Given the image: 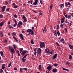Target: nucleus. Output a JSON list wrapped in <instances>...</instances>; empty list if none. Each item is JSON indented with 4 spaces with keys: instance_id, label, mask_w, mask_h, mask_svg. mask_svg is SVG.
Returning a JSON list of instances; mask_svg holds the SVG:
<instances>
[{
    "instance_id": "680f3d73",
    "label": "nucleus",
    "mask_w": 73,
    "mask_h": 73,
    "mask_svg": "<svg viewBox=\"0 0 73 73\" xmlns=\"http://www.w3.org/2000/svg\"><path fill=\"white\" fill-rule=\"evenodd\" d=\"M0 72L1 73H3V70L2 69H1L0 70Z\"/></svg>"
},
{
    "instance_id": "aec40b11",
    "label": "nucleus",
    "mask_w": 73,
    "mask_h": 73,
    "mask_svg": "<svg viewBox=\"0 0 73 73\" xmlns=\"http://www.w3.org/2000/svg\"><path fill=\"white\" fill-rule=\"evenodd\" d=\"M46 31H47L46 28H44L43 29V32L44 33H45L46 32Z\"/></svg>"
},
{
    "instance_id": "dca6fc26",
    "label": "nucleus",
    "mask_w": 73,
    "mask_h": 73,
    "mask_svg": "<svg viewBox=\"0 0 73 73\" xmlns=\"http://www.w3.org/2000/svg\"><path fill=\"white\" fill-rule=\"evenodd\" d=\"M65 19V18L64 17L61 19V23H64V19Z\"/></svg>"
},
{
    "instance_id": "5fc2aeb1",
    "label": "nucleus",
    "mask_w": 73,
    "mask_h": 73,
    "mask_svg": "<svg viewBox=\"0 0 73 73\" xmlns=\"http://www.w3.org/2000/svg\"><path fill=\"white\" fill-rule=\"evenodd\" d=\"M9 11V8H7L6 9V11L8 12V11Z\"/></svg>"
},
{
    "instance_id": "f8f14e48",
    "label": "nucleus",
    "mask_w": 73,
    "mask_h": 73,
    "mask_svg": "<svg viewBox=\"0 0 73 73\" xmlns=\"http://www.w3.org/2000/svg\"><path fill=\"white\" fill-rule=\"evenodd\" d=\"M38 0H35V1L34 2L33 4V5H37L38 2Z\"/></svg>"
},
{
    "instance_id": "2eb2a0df",
    "label": "nucleus",
    "mask_w": 73,
    "mask_h": 73,
    "mask_svg": "<svg viewBox=\"0 0 73 73\" xmlns=\"http://www.w3.org/2000/svg\"><path fill=\"white\" fill-rule=\"evenodd\" d=\"M57 54H54V55L53 56V57L52 58L53 59V60H54V59H55V58H57Z\"/></svg>"
},
{
    "instance_id": "39448f33",
    "label": "nucleus",
    "mask_w": 73,
    "mask_h": 73,
    "mask_svg": "<svg viewBox=\"0 0 73 73\" xmlns=\"http://www.w3.org/2000/svg\"><path fill=\"white\" fill-rule=\"evenodd\" d=\"M21 25H23V22L21 21H20L17 25L18 27H20Z\"/></svg>"
},
{
    "instance_id": "e433bc0d",
    "label": "nucleus",
    "mask_w": 73,
    "mask_h": 73,
    "mask_svg": "<svg viewBox=\"0 0 73 73\" xmlns=\"http://www.w3.org/2000/svg\"><path fill=\"white\" fill-rule=\"evenodd\" d=\"M14 49H16V47H17V46H16L15 44H14L13 45Z\"/></svg>"
},
{
    "instance_id": "052dcab7",
    "label": "nucleus",
    "mask_w": 73,
    "mask_h": 73,
    "mask_svg": "<svg viewBox=\"0 0 73 73\" xmlns=\"http://www.w3.org/2000/svg\"><path fill=\"white\" fill-rule=\"evenodd\" d=\"M65 23L66 24H68V19H66V21H65Z\"/></svg>"
},
{
    "instance_id": "4be33fe9",
    "label": "nucleus",
    "mask_w": 73,
    "mask_h": 73,
    "mask_svg": "<svg viewBox=\"0 0 73 73\" xmlns=\"http://www.w3.org/2000/svg\"><path fill=\"white\" fill-rule=\"evenodd\" d=\"M4 24V22H1L0 23V27H2Z\"/></svg>"
},
{
    "instance_id": "423d86ee",
    "label": "nucleus",
    "mask_w": 73,
    "mask_h": 73,
    "mask_svg": "<svg viewBox=\"0 0 73 73\" xmlns=\"http://www.w3.org/2000/svg\"><path fill=\"white\" fill-rule=\"evenodd\" d=\"M6 8V6H4L1 8V12H4L5 11V8Z\"/></svg>"
},
{
    "instance_id": "6ab92c4d",
    "label": "nucleus",
    "mask_w": 73,
    "mask_h": 73,
    "mask_svg": "<svg viewBox=\"0 0 73 73\" xmlns=\"http://www.w3.org/2000/svg\"><path fill=\"white\" fill-rule=\"evenodd\" d=\"M52 71L54 73H56L57 72V69L55 68V69H54L52 70Z\"/></svg>"
},
{
    "instance_id": "cd10ccee",
    "label": "nucleus",
    "mask_w": 73,
    "mask_h": 73,
    "mask_svg": "<svg viewBox=\"0 0 73 73\" xmlns=\"http://www.w3.org/2000/svg\"><path fill=\"white\" fill-rule=\"evenodd\" d=\"M62 38V40H61L60 39V38H58V40H60V42H62V41H64V39L63 38Z\"/></svg>"
},
{
    "instance_id": "c756f323",
    "label": "nucleus",
    "mask_w": 73,
    "mask_h": 73,
    "mask_svg": "<svg viewBox=\"0 0 73 73\" xmlns=\"http://www.w3.org/2000/svg\"><path fill=\"white\" fill-rule=\"evenodd\" d=\"M69 59L71 60L72 59V56L71 55H70L69 56Z\"/></svg>"
},
{
    "instance_id": "ddd939ff",
    "label": "nucleus",
    "mask_w": 73,
    "mask_h": 73,
    "mask_svg": "<svg viewBox=\"0 0 73 73\" xmlns=\"http://www.w3.org/2000/svg\"><path fill=\"white\" fill-rule=\"evenodd\" d=\"M68 45L69 46V47L70 49H72L73 50V45L72 44H68Z\"/></svg>"
},
{
    "instance_id": "58836bf2",
    "label": "nucleus",
    "mask_w": 73,
    "mask_h": 73,
    "mask_svg": "<svg viewBox=\"0 0 73 73\" xmlns=\"http://www.w3.org/2000/svg\"><path fill=\"white\" fill-rule=\"evenodd\" d=\"M23 69L24 70H26V71L28 70V69L27 68H24Z\"/></svg>"
},
{
    "instance_id": "4d7b16f0",
    "label": "nucleus",
    "mask_w": 73,
    "mask_h": 73,
    "mask_svg": "<svg viewBox=\"0 0 73 73\" xmlns=\"http://www.w3.org/2000/svg\"><path fill=\"white\" fill-rule=\"evenodd\" d=\"M0 18H1V19H3V18L2 15H0Z\"/></svg>"
},
{
    "instance_id": "ea45409f",
    "label": "nucleus",
    "mask_w": 73,
    "mask_h": 73,
    "mask_svg": "<svg viewBox=\"0 0 73 73\" xmlns=\"http://www.w3.org/2000/svg\"><path fill=\"white\" fill-rule=\"evenodd\" d=\"M57 34L58 36H60V32H59V31L57 32Z\"/></svg>"
},
{
    "instance_id": "603ef678",
    "label": "nucleus",
    "mask_w": 73,
    "mask_h": 73,
    "mask_svg": "<svg viewBox=\"0 0 73 73\" xmlns=\"http://www.w3.org/2000/svg\"><path fill=\"white\" fill-rule=\"evenodd\" d=\"M60 27L62 28H64L63 25L62 24H61L60 25Z\"/></svg>"
},
{
    "instance_id": "69168bd1",
    "label": "nucleus",
    "mask_w": 73,
    "mask_h": 73,
    "mask_svg": "<svg viewBox=\"0 0 73 73\" xmlns=\"http://www.w3.org/2000/svg\"><path fill=\"white\" fill-rule=\"evenodd\" d=\"M20 72H22V68H20Z\"/></svg>"
},
{
    "instance_id": "13d9d810",
    "label": "nucleus",
    "mask_w": 73,
    "mask_h": 73,
    "mask_svg": "<svg viewBox=\"0 0 73 73\" xmlns=\"http://www.w3.org/2000/svg\"><path fill=\"white\" fill-rule=\"evenodd\" d=\"M48 70H46V73H49V71H49L48 70Z\"/></svg>"
},
{
    "instance_id": "09e8293b",
    "label": "nucleus",
    "mask_w": 73,
    "mask_h": 73,
    "mask_svg": "<svg viewBox=\"0 0 73 73\" xmlns=\"http://www.w3.org/2000/svg\"><path fill=\"white\" fill-rule=\"evenodd\" d=\"M54 33V36L57 37V33Z\"/></svg>"
},
{
    "instance_id": "c85d7f7f",
    "label": "nucleus",
    "mask_w": 73,
    "mask_h": 73,
    "mask_svg": "<svg viewBox=\"0 0 73 73\" xmlns=\"http://www.w3.org/2000/svg\"><path fill=\"white\" fill-rule=\"evenodd\" d=\"M41 64H40L39 66V68H38V69H39L40 70H41Z\"/></svg>"
},
{
    "instance_id": "e2e57ef3",
    "label": "nucleus",
    "mask_w": 73,
    "mask_h": 73,
    "mask_svg": "<svg viewBox=\"0 0 73 73\" xmlns=\"http://www.w3.org/2000/svg\"><path fill=\"white\" fill-rule=\"evenodd\" d=\"M14 70H17V69L15 67V68H14Z\"/></svg>"
},
{
    "instance_id": "a19ab883",
    "label": "nucleus",
    "mask_w": 73,
    "mask_h": 73,
    "mask_svg": "<svg viewBox=\"0 0 73 73\" xmlns=\"http://www.w3.org/2000/svg\"><path fill=\"white\" fill-rule=\"evenodd\" d=\"M18 8V6L17 5H16L15 6H14V8L15 9Z\"/></svg>"
},
{
    "instance_id": "4c0bfd02",
    "label": "nucleus",
    "mask_w": 73,
    "mask_h": 73,
    "mask_svg": "<svg viewBox=\"0 0 73 73\" xmlns=\"http://www.w3.org/2000/svg\"><path fill=\"white\" fill-rule=\"evenodd\" d=\"M68 5H69L68 6V7L70 8V6H71V4H70V3L69 2H68Z\"/></svg>"
},
{
    "instance_id": "6e6d98bb",
    "label": "nucleus",
    "mask_w": 73,
    "mask_h": 73,
    "mask_svg": "<svg viewBox=\"0 0 73 73\" xmlns=\"http://www.w3.org/2000/svg\"><path fill=\"white\" fill-rule=\"evenodd\" d=\"M57 29H59V25H57Z\"/></svg>"
},
{
    "instance_id": "2f4dec72",
    "label": "nucleus",
    "mask_w": 73,
    "mask_h": 73,
    "mask_svg": "<svg viewBox=\"0 0 73 73\" xmlns=\"http://www.w3.org/2000/svg\"><path fill=\"white\" fill-rule=\"evenodd\" d=\"M53 65L54 66H55L56 67V66H58V64H57V63H55L54 64H53Z\"/></svg>"
},
{
    "instance_id": "a18cd8bd",
    "label": "nucleus",
    "mask_w": 73,
    "mask_h": 73,
    "mask_svg": "<svg viewBox=\"0 0 73 73\" xmlns=\"http://www.w3.org/2000/svg\"><path fill=\"white\" fill-rule=\"evenodd\" d=\"M5 3L6 4V5H8V2L7 1H5Z\"/></svg>"
},
{
    "instance_id": "864d4df0",
    "label": "nucleus",
    "mask_w": 73,
    "mask_h": 73,
    "mask_svg": "<svg viewBox=\"0 0 73 73\" xmlns=\"http://www.w3.org/2000/svg\"><path fill=\"white\" fill-rule=\"evenodd\" d=\"M5 64H2V66L3 67H5Z\"/></svg>"
},
{
    "instance_id": "473e14b6",
    "label": "nucleus",
    "mask_w": 73,
    "mask_h": 73,
    "mask_svg": "<svg viewBox=\"0 0 73 73\" xmlns=\"http://www.w3.org/2000/svg\"><path fill=\"white\" fill-rule=\"evenodd\" d=\"M12 36H15V35H16V33L13 32V33H12Z\"/></svg>"
},
{
    "instance_id": "7c9ffc66",
    "label": "nucleus",
    "mask_w": 73,
    "mask_h": 73,
    "mask_svg": "<svg viewBox=\"0 0 73 73\" xmlns=\"http://www.w3.org/2000/svg\"><path fill=\"white\" fill-rule=\"evenodd\" d=\"M17 52L18 53V56H20V52H19V50H17Z\"/></svg>"
},
{
    "instance_id": "6e6552de",
    "label": "nucleus",
    "mask_w": 73,
    "mask_h": 73,
    "mask_svg": "<svg viewBox=\"0 0 73 73\" xmlns=\"http://www.w3.org/2000/svg\"><path fill=\"white\" fill-rule=\"evenodd\" d=\"M64 16H65L66 18H68V19L71 18V15H68L67 14L66 15H64Z\"/></svg>"
},
{
    "instance_id": "f3484780",
    "label": "nucleus",
    "mask_w": 73,
    "mask_h": 73,
    "mask_svg": "<svg viewBox=\"0 0 73 73\" xmlns=\"http://www.w3.org/2000/svg\"><path fill=\"white\" fill-rule=\"evenodd\" d=\"M24 58H26L24 56L22 58V62H25V61H26V59Z\"/></svg>"
},
{
    "instance_id": "79ce46f5",
    "label": "nucleus",
    "mask_w": 73,
    "mask_h": 73,
    "mask_svg": "<svg viewBox=\"0 0 73 73\" xmlns=\"http://www.w3.org/2000/svg\"><path fill=\"white\" fill-rule=\"evenodd\" d=\"M13 17H14L15 18H17V15H16V14L14 15H13Z\"/></svg>"
},
{
    "instance_id": "b1692460",
    "label": "nucleus",
    "mask_w": 73,
    "mask_h": 73,
    "mask_svg": "<svg viewBox=\"0 0 73 73\" xmlns=\"http://www.w3.org/2000/svg\"><path fill=\"white\" fill-rule=\"evenodd\" d=\"M31 32V33H29V34L33 36V35H34V32H33V30H32Z\"/></svg>"
},
{
    "instance_id": "20e7f679",
    "label": "nucleus",
    "mask_w": 73,
    "mask_h": 73,
    "mask_svg": "<svg viewBox=\"0 0 73 73\" xmlns=\"http://www.w3.org/2000/svg\"><path fill=\"white\" fill-rule=\"evenodd\" d=\"M37 54L41 55V49L40 48H38L37 50Z\"/></svg>"
},
{
    "instance_id": "9d476101",
    "label": "nucleus",
    "mask_w": 73,
    "mask_h": 73,
    "mask_svg": "<svg viewBox=\"0 0 73 73\" xmlns=\"http://www.w3.org/2000/svg\"><path fill=\"white\" fill-rule=\"evenodd\" d=\"M0 53L2 57H3L4 58L5 57V56H4V53L3 52V51H0Z\"/></svg>"
},
{
    "instance_id": "1a4fd4ad",
    "label": "nucleus",
    "mask_w": 73,
    "mask_h": 73,
    "mask_svg": "<svg viewBox=\"0 0 73 73\" xmlns=\"http://www.w3.org/2000/svg\"><path fill=\"white\" fill-rule=\"evenodd\" d=\"M27 50H23L22 53H21V54H22V55H23L22 56H24V54H25V53H27Z\"/></svg>"
},
{
    "instance_id": "f03ea898",
    "label": "nucleus",
    "mask_w": 73,
    "mask_h": 73,
    "mask_svg": "<svg viewBox=\"0 0 73 73\" xmlns=\"http://www.w3.org/2000/svg\"><path fill=\"white\" fill-rule=\"evenodd\" d=\"M40 47L41 48H45V42H42L41 41L40 42Z\"/></svg>"
},
{
    "instance_id": "de8ad7c7",
    "label": "nucleus",
    "mask_w": 73,
    "mask_h": 73,
    "mask_svg": "<svg viewBox=\"0 0 73 73\" xmlns=\"http://www.w3.org/2000/svg\"><path fill=\"white\" fill-rule=\"evenodd\" d=\"M52 5H50V9H52V7H53Z\"/></svg>"
},
{
    "instance_id": "3c124183",
    "label": "nucleus",
    "mask_w": 73,
    "mask_h": 73,
    "mask_svg": "<svg viewBox=\"0 0 73 73\" xmlns=\"http://www.w3.org/2000/svg\"><path fill=\"white\" fill-rule=\"evenodd\" d=\"M23 50V48H20V51H21L22 52Z\"/></svg>"
},
{
    "instance_id": "bf43d9fd",
    "label": "nucleus",
    "mask_w": 73,
    "mask_h": 73,
    "mask_svg": "<svg viewBox=\"0 0 73 73\" xmlns=\"http://www.w3.org/2000/svg\"><path fill=\"white\" fill-rule=\"evenodd\" d=\"M14 22H15V23H17V21H16V19H14Z\"/></svg>"
},
{
    "instance_id": "412c9836",
    "label": "nucleus",
    "mask_w": 73,
    "mask_h": 73,
    "mask_svg": "<svg viewBox=\"0 0 73 73\" xmlns=\"http://www.w3.org/2000/svg\"><path fill=\"white\" fill-rule=\"evenodd\" d=\"M64 4H65V7H68V2H65Z\"/></svg>"
},
{
    "instance_id": "8fccbe9b",
    "label": "nucleus",
    "mask_w": 73,
    "mask_h": 73,
    "mask_svg": "<svg viewBox=\"0 0 73 73\" xmlns=\"http://www.w3.org/2000/svg\"><path fill=\"white\" fill-rule=\"evenodd\" d=\"M17 23H15V24L13 25V27H16V25H17Z\"/></svg>"
},
{
    "instance_id": "72a5a7b5",
    "label": "nucleus",
    "mask_w": 73,
    "mask_h": 73,
    "mask_svg": "<svg viewBox=\"0 0 73 73\" xmlns=\"http://www.w3.org/2000/svg\"><path fill=\"white\" fill-rule=\"evenodd\" d=\"M54 51L53 50H52L51 52H50V54H54Z\"/></svg>"
},
{
    "instance_id": "9b49d317",
    "label": "nucleus",
    "mask_w": 73,
    "mask_h": 73,
    "mask_svg": "<svg viewBox=\"0 0 73 73\" xmlns=\"http://www.w3.org/2000/svg\"><path fill=\"white\" fill-rule=\"evenodd\" d=\"M19 36L21 37L22 40H24V36H23V35L22 34H20Z\"/></svg>"
},
{
    "instance_id": "4468645a",
    "label": "nucleus",
    "mask_w": 73,
    "mask_h": 73,
    "mask_svg": "<svg viewBox=\"0 0 73 73\" xmlns=\"http://www.w3.org/2000/svg\"><path fill=\"white\" fill-rule=\"evenodd\" d=\"M23 18L24 19V21H25V22H26V21H27V18L25 17V15L23 16Z\"/></svg>"
},
{
    "instance_id": "338daca9",
    "label": "nucleus",
    "mask_w": 73,
    "mask_h": 73,
    "mask_svg": "<svg viewBox=\"0 0 73 73\" xmlns=\"http://www.w3.org/2000/svg\"><path fill=\"white\" fill-rule=\"evenodd\" d=\"M7 40H5V41H4V42H7Z\"/></svg>"
},
{
    "instance_id": "bb28decb",
    "label": "nucleus",
    "mask_w": 73,
    "mask_h": 73,
    "mask_svg": "<svg viewBox=\"0 0 73 73\" xmlns=\"http://www.w3.org/2000/svg\"><path fill=\"white\" fill-rule=\"evenodd\" d=\"M8 28H12V29H13V27H12L11 25H9L8 26Z\"/></svg>"
},
{
    "instance_id": "f257e3e1",
    "label": "nucleus",
    "mask_w": 73,
    "mask_h": 73,
    "mask_svg": "<svg viewBox=\"0 0 73 73\" xmlns=\"http://www.w3.org/2000/svg\"><path fill=\"white\" fill-rule=\"evenodd\" d=\"M9 50L10 52L12 55H13V53H15V49L12 48V47L10 46H9Z\"/></svg>"
},
{
    "instance_id": "c03bdc74",
    "label": "nucleus",
    "mask_w": 73,
    "mask_h": 73,
    "mask_svg": "<svg viewBox=\"0 0 73 73\" xmlns=\"http://www.w3.org/2000/svg\"><path fill=\"white\" fill-rule=\"evenodd\" d=\"M66 64L67 65H70V63H69V62H66Z\"/></svg>"
},
{
    "instance_id": "49530a36",
    "label": "nucleus",
    "mask_w": 73,
    "mask_h": 73,
    "mask_svg": "<svg viewBox=\"0 0 73 73\" xmlns=\"http://www.w3.org/2000/svg\"><path fill=\"white\" fill-rule=\"evenodd\" d=\"M27 56H29V54H26L24 56H25V57H26V58Z\"/></svg>"
},
{
    "instance_id": "f704fd0d",
    "label": "nucleus",
    "mask_w": 73,
    "mask_h": 73,
    "mask_svg": "<svg viewBox=\"0 0 73 73\" xmlns=\"http://www.w3.org/2000/svg\"><path fill=\"white\" fill-rule=\"evenodd\" d=\"M12 64V62H10V64H9V66H8V68H9L11 66V65Z\"/></svg>"
},
{
    "instance_id": "0eeeda50",
    "label": "nucleus",
    "mask_w": 73,
    "mask_h": 73,
    "mask_svg": "<svg viewBox=\"0 0 73 73\" xmlns=\"http://www.w3.org/2000/svg\"><path fill=\"white\" fill-rule=\"evenodd\" d=\"M45 51L46 53H49V54H50V50H49V49L48 48H46L45 49Z\"/></svg>"
},
{
    "instance_id": "774afa93",
    "label": "nucleus",
    "mask_w": 73,
    "mask_h": 73,
    "mask_svg": "<svg viewBox=\"0 0 73 73\" xmlns=\"http://www.w3.org/2000/svg\"><path fill=\"white\" fill-rule=\"evenodd\" d=\"M66 70V71H67V72H69V69H66V70Z\"/></svg>"
},
{
    "instance_id": "393cba45",
    "label": "nucleus",
    "mask_w": 73,
    "mask_h": 73,
    "mask_svg": "<svg viewBox=\"0 0 73 73\" xmlns=\"http://www.w3.org/2000/svg\"><path fill=\"white\" fill-rule=\"evenodd\" d=\"M34 52H34V54L35 55V56H36V52H37V51H36V49H35L34 50Z\"/></svg>"
},
{
    "instance_id": "7ed1b4c3",
    "label": "nucleus",
    "mask_w": 73,
    "mask_h": 73,
    "mask_svg": "<svg viewBox=\"0 0 73 73\" xmlns=\"http://www.w3.org/2000/svg\"><path fill=\"white\" fill-rule=\"evenodd\" d=\"M53 67V65H51L48 66L47 68V69H48V70L49 71H50V70L52 69V68Z\"/></svg>"
},
{
    "instance_id": "37998d69",
    "label": "nucleus",
    "mask_w": 73,
    "mask_h": 73,
    "mask_svg": "<svg viewBox=\"0 0 73 73\" xmlns=\"http://www.w3.org/2000/svg\"><path fill=\"white\" fill-rule=\"evenodd\" d=\"M0 35V36H1V37H3L4 36L3 35V34H2Z\"/></svg>"
},
{
    "instance_id": "0e129e2a",
    "label": "nucleus",
    "mask_w": 73,
    "mask_h": 73,
    "mask_svg": "<svg viewBox=\"0 0 73 73\" xmlns=\"http://www.w3.org/2000/svg\"><path fill=\"white\" fill-rule=\"evenodd\" d=\"M40 3H41V4H42V1H41V0H40Z\"/></svg>"
},
{
    "instance_id": "c9c22d12",
    "label": "nucleus",
    "mask_w": 73,
    "mask_h": 73,
    "mask_svg": "<svg viewBox=\"0 0 73 73\" xmlns=\"http://www.w3.org/2000/svg\"><path fill=\"white\" fill-rule=\"evenodd\" d=\"M31 43L32 44H34V42H33V40L32 39L31 40Z\"/></svg>"
},
{
    "instance_id": "5701e85b",
    "label": "nucleus",
    "mask_w": 73,
    "mask_h": 73,
    "mask_svg": "<svg viewBox=\"0 0 73 73\" xmlns=\"http://www.w3.org/2000/svg\"><path fill=\"white\" fill-rule=\"evenodd\" d=\"M32 30V29H29L27 30V32H28V33H31V31Z\"/></svg>"
},
{
    "instance_id": "a211bd4d",
    "label": "nucleus",
    "mask_w": 73,
    "mask_h": 73,
    "mask_svg": "<svg viewBox=\"0 0 73 73\" xmlns=\"http://www.w3.org/2000/svg\"><path fill=\"white\" fill-rule=\"evenodd\" d=\"M60 8H62L64 7V4H61L60 5Z\"/></svg>"
},
{
    "instance_id": "a878e982",
    "label": "nucleus",
    "mask_w": 73,
    "mask_h": 73,
    "mask_svg": "<svg viewBox=\"0 0 73 73\" xmlns=\"http://www.w3.org/2000/svg\"><path fill=\"white\" fill-rule=\"evenodd\" d=\"M13 37L14 39L16 41V42H18V40H17V38H16V37L14 36H13Z\"/></svg>"
}]
</instances>
